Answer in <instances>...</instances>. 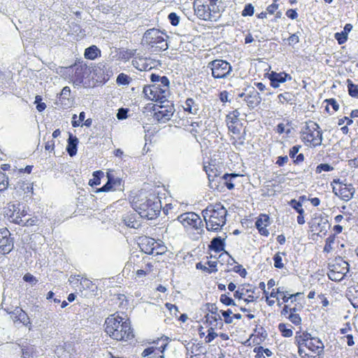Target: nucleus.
<instances>
[{
  "label": "nucleus",
  "mask_w": 358,
  "mask_h": 358,
  "mask_svg": "<svg viewBox=\"0 0 358 358\" xmlns=\"http://www.w3.org/2000/svg\"><path fill=\"white\" fill-rule=\"evenodd\" d=\"M293 163L295 166H300L299 169H294L295 173H298L300 172H304L306 171L305 167L303 166V162L304 161V155L303 153H299L295 155V158L292 159Z\"/></svg>",
  "instance_id": "nucleus-46"
},
{
  "label": "nucleus",
  "mask_w": 358,
  "mask_h": 358,
  "mask_svg": "<svg viewBox=\"0 0 358 358\" xmlns=\"http://www.w3.org/2000/svg\"><path fill=\"white\" fill-rule=\"evenodd\" d=\"M239 176L236 173H225L223 175L224 178V189L227 187L229 190H231L234 188V184L232 182V179Z\"/></svg>",
  "instance_id": "nucleus-44"
},
{
  "label": "nucleus",
  "mask_w": 358,
  "mask_h": 358,
  "mask_svg": "<svg viewBox=\"0 0 358 358\" xmlns=\"http://www.w3.org/2000/svg\"><path fill=\"white\" fill-rule=\"evenodd\" d=\"M240 112L238 109L230 111L226 116V124L228 129L239 128L242 129L243 124L240 120Z\"/></svg>",
  "instance_id": "nucleus-25"
},
{
  "label": "nucleus",
  "mask_w": 358,
  "mask_h": 358,
  "mask_svg": "<svg viewBox=\"0 0 358 358\" xmlns=\"http://www.w3.org/2000/svg\"><path fill=\"white\" fill-rule=\"evenodd\" d=\"M312 227H315L314 230L326 234L328 229L330 227V224L326 217L319 216L313 219Z\"/></svg>",
  "instance_id": "nucleus-31"
},
{
  "label": "nucleus",
  "mask_w": 358,
  "mask_h": 358,
  "mask_svg": "<svg viewBox=\"0 0 358 358\" xmlns=\"http://www.w3.org/2000/svg\"><path fill=\"white\" fill-rule=\"evenodd\" d=\"M291 299V294L284 291L283 287L273 288L268 296H266V301L269 306L273 305L275 302L279 306L284 305L281 310V315L287 319H291V308L285 303Z\"/></svg>",
  "instance_id": "nucleus-10"
},
{
  "label": "nucleus",
  "mask_w": 358,
  "mask_h": 358,
  "mask_svg": "<svg viewBox=\"0 0 358 358\" xmlns=\"http://www.w3.org/2000/svg\"><path fill=\"white\" fill-rule=\"evenodd\" d=\"M147 343L149 345L148 347H153V348L160 347V350L164 352L169 343V338L166 336H162L156 339L148 340Z\"/></svg>",
  "instance_id": "nucleus-34"
},
{
  "label": "nucleus",
  "mask_w": 358,
  "mask_h": 358,
  "mask_svg": "<svg viewBox=\"0 0 358 358\" xmlns=\"http://www.w3.org/2000/svg\"><path fill=\"white\" fill-rule=\"evenodd\" d=\"M334 170V167L329 165V164H320L316 168V173H320L322 171H331Z\"/></svg>",
  "instance_id": "nucleus-59"
},
{
  "label": "nucleus",
  "mask_w": 358,
  "mask_h": 358,
  "mask_svg": "<svg viewBox=\"0 0 358 358\" xmlns=\"http://www.w3.org/2000/svg\"><path fill=\"white\" fill-rule=\"evenodd\" d=\"M308 340H310L309 342L307 341L304 343L306 348L314 352H317L318 355L323 353L324 346L320 338L312 337L310 334Z\"/></svg>",
  "instance_id": "nucleus-29"
},
{
  "label": "nucleus",
  "mask_w": 358,
  "mask_h": 358,
  "mask_svg": "<svg viewBox=\"0 0 358 358\" xmlns=\"http://www.w3.org/2000/svg\"><path fill=\"white\" fill-rule=\"evenodd\" d=\"M125 224L131 228H138L139 224L138 221L136 220V216L134 214H128L123 219Z\"/></svg>",
  "instance_id": "nucleus-49"
},
{
  "label": "nucleus",
  "mask_w": 358,
  "mask_h": 358,
  "mask_svg": "<svg viewBox=\"0 0 358 358\" xmlns=\"http://www.w3.org/2000/svg\"><path fill=\"white\" fill-rule=\"evenodd\" d=\"M342 264L344 265L339 271H337V268H341V265L337 264H331L329 266V271L327 275L331 280L340 281L345 275L349 271V264L347 262L343 261Z\"/></svg>",
  "instance_id": "nucleus-20"
},
{
  "label": "nucleus",
  "mask_w": 358,
  "mask_h": 358,
  "mask_svg": "<svg viewBox=\"0 0 358 358\" xmlns=\"http://www.w3.org/2000/svg\"><path fill=\"white\" fill-rule=\"evenodd\" d=\"M201 214L209 231H219L226 224L227 210L220 202L209 204Z\"/></svg>",
  "instance_id": "nucleus-3"
},
{
  "label": "nucleus",
  "mask_w": 358,
  "mask_h": 358,
  "mask_svg": "<svg viewBox=\"0 0 358 358\" xmlns=\"http://www.w3.org/2000/svg\"><path fill=\"white\" fill-rule=\"evenodd\" d=\"M335 38L337 40L338 44H343L348 39L347 33H344L343 31L341 33H336Z\"/></svg>",
  "instance_id": "nucleus-63"
},
{
  "label": "nucleus",
  "mask_w": 358,
  "mask_h": 358,
  "mask_svg": "<svg viewBox=\"0 0 358 358\" xmlns=\"http://www.w3.org/2000/svg\"><path fill=\"white\" fill-rule=\"evenodd\" d=\"M152 106L153 117L157 122H165L169 120L173 114V105L167 99L159 102Z\"/></svg>",
  "instance_id": "nucleus-15"
},
{
  "label": "nucleus",
  "mask_w": 358,
  "mask_h": 358,
  "mask_svg": "<svg viewBox=\"0 0 358 358\" xmlns=\"http://www.w3.org/2000/svg\"><path fill=\"white\" fill-rule=\"evenodd\" d=\"M303 141L310 143L313 147L320 145L322 141V132L317 124L313 122L306 123L301 131Z\"/></svg>",
  "instance_id": "nucleus-12"
},
{
  "label": "nucleus",
  "mask_w": 358,
  "mask_h": 358,
  "mask_svg": "<svg viewBox=\"0 0 358 358\" xmlns=\"http://www.w3.org/2000/svg\"><path fill=\"white\" fill-rule=\"evenodd\" d=\"M110 76L105 65L97 64L90 66V73L85 82V87H95L103 85L109 80Z\"/></svg>",
  "instance_id": "nucleus-11"
},
{
  "label": "nucleus",
  "mask_w": 358,
  "mask_h": 358,
  "mask_svg": "<svg viewBox=\"0 0 358 358\" xmlns=\"http://www.w3.org/2000/svg\"><path fill=\"white\" fill-rule=\"evenodd\" d=\"M139 246L141 251L146 255L159 256L164 255L167 252V247L162 241H157L151 237L142 238Z\"/></svg>",
  "instance_id": "nucleus-13"
},
{
  "label": "nucleus",
  "mask_w": 358,
  "mask_h": 358,
  "mask_svg": "<svg viewBox=\"0 0 358 358\" xmlns=\"http://www.w3.org/2000/svg\"><path fill=\"white\" fill-rule=\"evenodd\" d=\"M334 242V236H331L327 238L325 241V245L324 248V251L327 252H329L332 250V244Z\"/></svg>",
  "instance_id": "nucleus-62"
},
{
  "label": "nucleus",
  "mask_w": 358,
  "mask_h": 358,
  "mask_svg": "<svg viewBox=\"0 0 358 358\" xmlns=\"http://www.w3.org/2000/svg\"><path fill=\"white\" fill-rule=\"evenodd\" d=\"M219 0H194V15L199 19L208 22H216L220 17Z\"/></svg>",
  "instance_id": "nucleus-7"
},
{
  "label": "nucleus",
  "mask_w": 358,
  "mask_h": 358,
  "mask_svg": "<svg viewBox=\"0 0 358 358\" xmlns=\"http://www.w3.org/2000/svg\"><path fill=\"white\" fill-rule=\"evenodd\" d=\"M38 219L37 217L34 216L33 217L29 218L25 222L22 220V223L18 224V225H21L22 227H32L37 224Z\"/></svg>",
  "instance_id": "nucleus-58"
},
{
  "label": "nucleus",
  "mask_w": 358,
  "mask_h": 358,
  "mask_svg": "<svg viewBox=\"0 0 358 358\" xmlns=\"http://www.w3.org/2000/svg\"><path fill=\"white\" fill-rule=\"evenodd\" d=\"M8 185V178L7 176L0 171V192L5 190Z\"/></svg>",
  "instance_id": "nucleus-54"
},
{
  "label": "nucleus",
  "mask_w": 358,
  "mask_h": 358,
  "mask_svg": "<svg viewBox=\"0 0 358 358\" xmlns=\"http://www.w3.org/2000/svg\"><path fill=\"white\" fill-rule=\"evenodd\" d=\"M269 224L270 217L268 215L264 213L260 214L255 222V226L259 233L264 236L269 235V231L266 229Z\"/></svg>",
  "instance_id": "nucleus-27"
},
{
  "label": "nucleus",
  "mask_w": 358,
  "mask_h": 358,
  "mask_svg": "<svg viewBox=\"0 0 358 358\" xmlns=\"http://www.w3.org/2000/svg\"><path fill=\"white\" fill-rule=\"evenodd\" d=\"M208 186L213 190L218 192L224 191V178L223 175L215 176L208 180Z\"/></svg>",
  "instance_id": "nucleus-36"
},
{
  "label": "nucleus",
  "mask_w": 358,
  "mask_h": 358,
  "mask_svg": "<svg viewBox=\"0 0 358 358\" xmlns=\"http://www.w3.org/2000/svg\"><path fill=\"white\" fill-rule=\"evenodd\" d=\"M208 67L211 70L212 76L215 79L224 78L231 71V64L223 59H215L208 63Z\"/></svg>",
  "instance_id": "nucleus-18"
},
{
  "label": "nucleus",
  "mask_w": 358,
  "mask_h": 358,
  "mask_svg": "<svg viewBox=\"0 0 358 358\" xmlns=\"http://www.w3.org/2000/svg\"><path fill=\"white\" fill-rule=\"evenodd\" d=\"M93 178L89 180V185L91 187L96 186L101 184V180L104 176L103 171L99 170L92 173Z\"/></svg>",
  "instance_id": "nucleus-47"
},
{
  "label": "nucleus",
  "mask_w": 358,
  "mask_h": 358,
  "mask_svg": "<svg viewBox=\"0 0 358 358\" xmlns=\"http://www.w3.org/2000/svg\"><path fill=\"white\" fill-rule=\"evenodd\" d=\"M267 337V332L261 325H257L253 333L246 341L248 345H259Z\"/></svg>",
  "instance_id": "nucleus-21"
},
{
  "label": "nucleus",
  "mask_w": 358,
  "mask_h": 358,
  "mask_svg": "<svg viewBox=\"0 0 358 358\" xmlns=\"http://www.w3.org/2000/svg\"><path fill=\"white\" fill-rule=\"evenodd\" d=\"M187 130L195 137L199 135L202 130V122H194L189 125Z\"/></svg>",
  "instance_id": "nucleus-48"
},
{
  "label": "nucleus",
  "mask_w": 358,
  "mask_h": 358,
  "mask_svg": "<svg viewBox=\"0 0 358 358\" xmlns=\"http://www.w3.org/2000/svg\"><path fill=\"white\" fill-rule=\"evenodd\" d=\"M104 331L113 340L127 342L134 338L130 320L117 313L110 315L105 320Z\"/></svg>",
  "instance_id": "nucleus-1"
},
{
  "label": "nucleus",
  "mask_w": 358,
  "mask_h": 358,
  "mask_svg": "<svg viewBox=\"0 0 358 358\" xmlns=\"http://www.w3.org/2000/svg\"><path fill=\"white\" fill-rule=\"evenodd\" d=\"M253 352L255 353V358H265L264 354L266 357H271L273 355V352L268 348H264L262 346L255 347L253 350Z\"/></svg>",
  "instance_id": "nucleus-43"
},
{
  "label": "nucleus",
  "mask_w": 358,
  "mask_h": 358,
  "mask_svg": "<svg viewBox=\"0 0 358 358\" xmlns=\"http://www.w3.org/2000/svg\"><path fill=\"white\" fill-rule=\"evenodd\" d=\"M182 107L185 113L194 115H198L200 111L199 103L193 98H187Z\"/></svg>",
  "instance_id": "nucleus-30"
},
{
  "label": "nucleus",
  "mask_w": 358,
  "mask_h": 358,
  "mask_svg": "<svg viewBox=\"0 0 358 358\" xmlns=\"http://www.w3.org/2000/svg\"><path fill=\"white\" fill-rule=\"evenodd\" d=\"M168 36L158 29H148L143 37L145 44L155 51L166 50L168 48Z\"/></svg>",
  "instance_id": "nucleus-8"
},
{
  "label": "nucleus",
  "mask_w": 358,
  "mask_h": 358,
  "mask_svg": "<svg viewBox=\"0 0 358 358\" xmlns=\"http://www.w3.org/2000/svg\"><path fill=\"white\" fill-rule=\"evenodd\" d=\"M84 56L86 59L94 60L101 56V50L94 45L85 49Z\"/></svg>",
  "instance_id": "nucleus-40"
},
{
  "label": "nucleus",
  "mask_w": 358,
  "mask_h": 358,
  "mask_svg": "<svg viewBox=\"0 0 358 358\" xmlns=\"http://www.w3.org/2000/svg\"><path fill=\"white\" fill-rule=\"evenodd\" d=\"M225 243L224 239L221 237L214 238L209 245V248L215 252H220L224 251Z\"/></svg>",
  "instance_id": "nucleus-38"
},
{
  "label": "nucleus",
  "mask_w": 358,
  "mask_h": 358,
  "mask_svg": "<svg viewBox=\"0 0 358 358\" xmlns=\"http://www.w3.org/2000/svg\"><path fill=\"white\" fill-rule=\"evenodd\" d=\"M206 265H203L201 262L196 264V268L203 271V272L210 274L217 271V261H208Z\"/></svg>",
  "instance_id": "nucleus-35"
},
{
  "label": "nucleus",
  "mask_w": 358,
  "mask_h": 358,
  "mask_svg": "<svg viewBox=\"0 0 358 358\" xmlns=\"http://www.w3.org/2000/svg\"><path fill=\"white\" fill-rule=\"evenodd\" d=\"M278 329L284 337L291 336V329H288L285 324L280 323L278 324Z\"/></svg>",
  "instance_id": "nucleus-56"
},
{
  "label": "nucleus",
  "mask_w": 358,
  "mask_h": 358,
  "mask_svg": "<svg viewBox=\"0 0 358 358\" xmlns=\"http://www.w3.org/2000/svg\"><path fill=\"white\" fill-rule=\"evenodd\" d=\"M59 73L74 85H83L85 87V82L90 73V66L83 61L78 59L69 66L60 67Z\"/></svg>",
  "instance_id": "nucleus-6"
},
{
  "label": "nucleus",
  "mask_w": 358,
  "mask_h": 358,
  "mask_svg": "<svg viewBox=\"0 0 358 358\" xmlns=\"http://www.w3.org/2000/svg\"><path fill=\"white\" fill-rule=\"evenodd\" d=\"M160 347H147L141 353L143 358H164V352H162Z\"/></svg>",
  "instance_id": "nucleus-33"
},
{
  "label": "nucleus",
  "mask_w": 358,
  "mask_h": 358,
  "mask_svg": "<svg viewBox=\"0 0 358 358\" xmlns=\"http://www.w3.org/2000/svg\"><path fill=\"white\" fill-rule=\"evenodd\" d=\"M42 97L40 95H36L35 97V103H37L36 109L39 112L43 111L46 108V104L44 102H41Z\"/></svg>",
  "instance_id": "nucleus-60"
},
{
  "label": "nucleus",
  "mask_w": 358,
  "mask_h": 358,
  "mask_svg": "<svg viewBox=\"0 0 358 358\" xmlns=\"http://www.w3.org/2000/svg\"><path fill=\"white\" fill-rule=\"evenodd\" d=\"M333 192L341 197L342 200L348 201L353 197L355 189L352 184H343L338 189L333 187Z\"/></svg>",
  "instance_id": "nucleus-24"
},
{
  "label": "nucleus",
  "mask_w": 358,
  "mask_h": 358,
  "mask_svg": "<svg viewBox=\"0 0 358 358\" xmlns=\"http://www.w3.org/2000/svg\"><path fill=\"white\" fill-rule=\"evenodd\" d=\"M5 216L10 222L18 224L22 223V220L25 217L28 212L27 208L20 203H9L4 210Z\"/></svg>",
  "instance_id": "nucleus-14"
},
{
  "label": "nucleus",
  "mask_w": 358,
  "mask_h": 358,
  "mask_svg": "<svg viewBox=\"0 0 358 358\" xmlns=\"http://www.w3.org/2000/svg\"><path fill=\"white\" fill-rule=\"evenodd\" d=\"M128 264L135 271L136 276L139 278L150 274L154 269L152 258L148 255H132L129 259Z\"/></svg>",
  "instance_id": "nucleus-9"
},
{
  "label": "nucleus",
  "mask_w": 358,
  "mask_h": 358,
  "mask_svg": "<svg viewBox=\"0 0 358 358\" xmlns=\"http://www.w3.org/2000/svg\"><path fill=\"white\" fill-rule=\"evenodd\" d=\"M177 220L187 229L203 231L202 220L198 214L194 212L182 213Z\"/></svg>",
  "instance_id": "nucleus-17"
},
{
  "label": "nucleus",
  "mask_w": 358,
  "mask_h": 358,
  "mask_svg": "<svg viewBox=\"0 0 358 358\" xmlns=\"http://www.w3.org/2000/svg\"><path fill=\"white\" fill-rule=\"evenodd\" d=\"M107 177H108L107 182L103 187H101L100 188H97L95 190L96 193L108 192L110 191H113L115 189L114 186L115 185H117V183L118 184L120 183V181L118 180L114 179L113 177L108 173L107 174Z\"/></svg>",
  "instance_id": "nucleus-37"
},
{
  "label": "nucleus",
  "mask_w": 358,
  "mask_h": 358,
  "mask_svg": "<svg viewBox=\"0 0 358 358\" xmlns=\"http://www.w3.org/2000/svg\"><path fill=\"white\" fill-rule=\"evenodd\" d=\"M207 313L204 315V324H206L207 335L204 340L206 343H211L217 338L216 330L222 329L224 327L221 310L215 303H206Z\"/></svg>",
  "instance_id": "nucleus-5"
},
{
  "label": "nucleus",
  "mask_w": 358,
  "mask_h": 358,
  "mask_svg": "<svg viewBox=\"0 0 358 358\" xmlns=\"http://www.w3.org/2000/svg\"><path fill=\"white\" fill-rule=\"evenodd\" d=\"M190 358H203L206 352L203 346L194 343L190 348Z\"/></svg>",
  "instance_id": "nucleus-41"
},
{
  "label": "nucleus",
  "mask_w": 358,
  "mask_h": 358,
  "mask_svg": "<svg viewBox=\"0 0 358 358\" xmlns=\"http://www.w3.org/2000/svg\"><path fill=\"white\" fill-rule=\"evenodd\" d=\"M221 314L223 317V324H230L233 322L232 310L231 309L221 310Z\"/></svg>",
  "instance_id": "nucleus-50"
},
{
  "label": "nucleus",
  "mask_w": 358,
  "mask_h": 358,
  "mask_svg": "<svg viewBox=\"0 0 358 358\" xmlns=\"http://www.w3.org/2000/svg\"><path fill=\"white\" fill-rule=\"evenodd\" d=\"M228 130L229 134V140L233 145L238 147L244 144L246 134L243 127H242V129L236 128Z\"/></svg>",
  "instance_id": "nucleus-23"
},
{
  "label": "nucleus",
  "mask_w": 358,
  "mask_h": 358,
  "mask_svg": "<svg viewBox=\"0 0 358 358\" xmlns=\"http://www.w3.org/2000/svg\"><path fill=\"white\" fill-rule=\"evenodd\" d=\"M203 170L207 175L208 180L222 175V166L215 160H210L205 163Z\"/></svg>",
  "instance_id": "nucleus-26"
},
{
  "label": "nucleus",
  "mask_w": 358,
  "mask_h": 358,
  "mask_svg": "<svg viewBox=\"0 0 358 358\" xmlns=\"http://www.w3.org/2000/svg\"><path fill=\"white\" fill-rule=\"evenodd\" d=\"M75 280H76V283L79 284L77 285L76 287H78L80 291H82V289H84L85 287H89L92 284V282L90 280L82 278L80 275H78L77 278H75Z\"/></svg>",
  "instance_id": "nucleus-51"
},
{
  "label": "nucleus",
  "mask_w": 358,
  "mask_h": 358,
  "mask_svg": "<svg viewBox=\"0 0 358 358\" xmlns=\"http://www.w3.org/2000/svg\"><path fill=\"white\" fill-rule=\"evenodd\" d=\"M78 144V139L76 136H73L70 134L68 139V144L66 146V151L71 157L76 155L77 145Z\"/></svg>",
  "instance_id": "nucleus-39"
},
{
  "label": "nucleus",
  "mask_w": 358,
  "mask_h": 358,
  "mask_svg": "<svg viewBox=\"0 0 358 358\" xmlns=\"http://www.w3.org/2000/svg\"><path fill=\"white\" fill-rule=\"evenodd\" d=\"M347 83L349 94L352 97L358 98V86L349 79L347 80Z\"/></svg>",
  "instance_id": "nucleus-52"
},
{
  "label": "nucleus",
  "mask_w": 358,
  "mask_h": 358,
  "mask_svg": "<svg viewBox=\"0 0 358 358\" xmlns=\"http://www.w3.org/2000/svg\"><path fill=\"white\" fill-rule=\"evenodd\" d=\"M150 78L154 83L143 87V92L145 97L157 103L166 101L169 91L170 83L168 78L166 76L160 77L155 73H152Z\"/></svg>",
  "instance_id": "nucleus-4"
},
{
  "label": "nucleus",
  "mask_w": 358,
  "mask_h": 358,
  "mask_svg": "<svg viewBox=\"0 0 358 358\" xmlns=\"http://www.w3.org/2000/svg\"><path fill=\"white\" fill-rule=\"evenodd\" d=\"M274 266L277 268H282L284 266L282 259V254L277 252L273 257Z\"/></svg>",
  "instance_id": "nucleus-57"
},
{
  "label": "nucleus",
  "mask_w": 358,
  "mask_h": 358,
  "mask_svg": "<svg viewBox=\"0 0 358 358\" xmlns=\"http://www.w3.org/2000/svg\"><path fill=\"white\" fill-rule=\"evenodd\" d=\"M13 247V239L10 237L9 230L6 227L0 229V252L3 255L8 254Z\"/></svg>",
  "instance_id": "nucleus-19"
},
{
  "label": "nucleus",
  "mask_w": 358,
  "mask_h": 358,
  "mask_svg": "<svg viewBox=\"0 0 358 358\" xmlns=\"http://www.w3.org/2000/svg\"><path fill=\"white\" fill-rule=\"evenodd\" d=\"M234 296L236 299L243 300L248 303L256 301L259 298V294L255 286L249 283H244L238 287L234 293Z\"/></svg>",
  "instance_id": "nucleus-16"
},
{
  "label": "nucleus",
  "mask_w": 358,
  "mask_h": 358,
  "mask_svg": "<svg viewBox=\"0 0 358 358\" xmlns=\"http://www.w3.org/2000/svg\"><path fill=\"white\" fill-rule=\"evenodd\" d=\"M5 310L10 315L15 323L20 322L25 324L29 321L27 314L20 307H16L13 311H9L8 309H5Z\"/></svg>",
  "instance_id": "nucleus-28"
},
{
  "label": "nucleus",
  "mask_w": 358,
  "mask_h": 358,
  "mask_svg": "<svg viewBox=\"0 0 358 358\" xmlns=\"http://www.w3.org/2000/svg\"><path fill=\"white\" fill-rule=\"evenodd\" d=\"M220 301L222 303H223L225 306L234 305V300L225 294H221Z\"/></svg>",
  "instance_id": "nucleus-61"
},
{
  "label": "nucleus",
  "mask_w": 358,
  "mask_h": 358,
  "mask_svg": "<svg viewBox=\"0 0 358 358\" xmlns=\"http://www.w3.org/2000/svg\"><path fill=\"white\" fill-rule=\"evenodd\" d=\"M279 103L282 105H287L291 101V94L288 92H285L283 93L280 94L278 96Z\"/></svg>",
  "instance_id": "nucleus-53"
},
{
  "label": "nucleus",
  "mask_w": 358,
  "mask_h": 358,
  "mask_svg": "<svg viewBox=\"0 0 358 358\" xmlns=\"http://www.w3.org/2000/svg\"><path fill=\"white\" fill-rule=\"evenodd\" d=\"M310 336V334L308 333H303L302 335L299 334V332L296 333L295 336V342L298 346V352L299 356L302 358H306L307 353L302 348L303 345H304L305 342L308 341V338Z\"/></svg>",
  "instance_id": "nucleus-32"
},
{
  "label": "nucleus",
  "mask_w": 358,
  "mask_h": 358,
  "mask_svg": "<svg viewBox=\"0 0 358 358\" xmlns=\"http://www.w3.org/2000/svg\"><path fill=\"white\" fill-rule=\"evenodd\" d=\"M17 192L21 194V192L27 194V196H31L33 194V187L29 182L24 181L19 182L16 187Z\"/></svg>",
  "instance_id": "nucleus-42"
},
{
  "label": "nucleus",
  "mask_w": 358,
  "mask_h": 358,
  "mask_svg": "<svg viewBox=\"0 0 358 358\" xmlns=\"http://www.w3.org/2000/svg\"><path fill=\"white\" fill-rule=\"evenodd\" d=\"M240 96L244 97V101L248 107L251 108L257 106L262 101L259 93L254 87L249 89L246 92L241 94Z\"/></svg>",
  "instance_id": "nucleus-22"
},
{
  "label": "nucleus",
  "mask_w": 358,
  "mask_h": 358,
  "mask_svg": "<svg viewBox=\"0 0 358 358\" xmlns=\"http://www.w3.org/2000/svg\"><path fill=\"white\" fill-rule=\"evenodd\" d=\"M254 6L251 3H248L245 6L243 10H242L241 15L243 17L252 16L254 14Z\"/></svg>",
  "instance_id": "nucleus-55"
},
{
  "label": "nucleus",
  "mask_w": 358,
  "mask_h": 358,
  "mask_svg": "<svg viewBox=\"0 0 358 358\" xmlns=\"http://www.w3.org/2000/svg\"><path fill=\"white\" fill-rule=\"evenodd\" d=\"M117 83L122 85H127L129 83V77L124 73H120L117 78Z\"/></svg>",
  "instance_id": "nucleus-64"
},
{
  "label": "nucleus",
  "mask_w": 358,
  "mask_h": 358,
  "mask_svg": "<svg viewBox=\"0 0 358 358\" xmlns=\"http://www.w3.org/2000/svg\"><path fill=\"white\" fill-rule=\"evenodd\" d=\"M132 208L142 217L148 220L156 218L162 209L161 201L155 195L140 193L131 201Z\"/></svg>",
  "instance_id": "nucleus-2"
},
{
  "label": "nucleus",
  "mask_w": 358,
  "mask_h": 358,
  "mask_svg": "<svg viewBox=\"0 0 358 358\" xmlns=\"http://www.w3.org/2000/svg\"><path fill=\"white\" fill-rule=\"evenodd\" d=\"M287 76V74L284 73H273L271 75V82L272 86L277 87L279 85V83H284Z\"/></svg>",
  "instance_id": "nucleus-45"
}]
</instances>
